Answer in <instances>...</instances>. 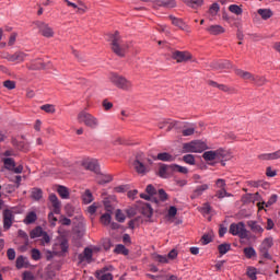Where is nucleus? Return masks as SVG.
Masks as SVG:
<instances>
[{"label":"nucleus","instance_id":"f257e3e1","mask_svg":"<svg viewBox=\"0 0 280 280\" xmlns=\"http://www.w3.org/2000/svg\"><path fill=\"white\" fill-rule=\"evenodd\" d=\"M108 38L113 54L118 56V58H126V54H128V49H130V43L124 42L119 31L108 34Z\"/></svg>","mask_w":280,"mask_h":280},{"label":"nucleus","instance_id":"f03ea898","mask_svg":"<svg viewBox=\"0 0 280 280\" xmlns=\"http://www.w3.org/2000/svg\"><path fill=\"white\" fill-rule=\"evenodd\" d=\"M108 80L114 86H116V89H119V91H126L127 93H130L135 86L132 81L117 72H112Z\"/></svg>","mask_w":280,"mask_h":280},{"label":"nucleus","instance_id":"7ed1b4c3","mask_svg":"<svg viewBox=\"0 0 280 280\" xmlns=\"http://www.w3.org/2000/svg\"><path fill=\"white\" fill-rule=\"evenodd\" d=\"M145 161H148L149 165H152V160L145 159V155L143 153H137L136 159L132 163L133 170H136L137 174L140 176H145L150 172V166L145 164Z\"/></svg>","mask_w":280,"mask_h":280},{"label":"nucleus","instance_id":"20e7f679","mask_svg":"<svg viewBox=\"0 0 280 280\" xmlns=\"http://www.w3.org/2000/svg\"><path fill=\"white\" fill-rule=\"evenodd\" d=\"M205 150H209V147L202 140H194L190 142H186L183 144V154L196 153L200 154L205 152Z\"/></svg>","mask_w":280,"mask_h":280},{"label":"nucleus","instance_id":"39448f33","mask_svg":"<svg viewBox=\"0 0 280 280\" xmlns=\"http://www.w3.org/2000/svg\"><path fill=\"white\" fill-rule=\"evenodd\" d=\"M229 233L240 237V240H250V236H248V230H246V224L242 221L238 223H232L230 225Z\"/></svg>","mask_w":280,"mask_h":280},{"label":"nucleus","instance_id":"423d86ee","mask_svg":"<svg viewBox=\"0 0 280 280\" xmlns=\"http://www.w3.org/2000/svg\"><path fill=\"white\" fill-rule=\"evenodd\" d=\"M78 121L79 124H84L88 128H92V130H95L100 126V120L84 110L78 114Z\"/></svg>","mask_w":280,"mask_h":280},{"label":"nucleus","instance_id":"0eeeda50","mask_svg":"<svg viewBox=\"0 0 280 280\" xmlns=\"http://www.w3.org/2000/svg\"><path fill=\"white\" fill-rule=\"evenodd\" d=\"M34 25L38 30V34H40V36L44 38H54V36H56V32L54 31V27L49 25V23L36 21L34 22Z\"/></svg>","mask_w":280,"mask_h":280},{"label":"nucleus","instance_id":"6e6552de","mask_svg":"<svg viewBox=\"0 0 280 280\" xmlns=\"http://www.w3.org/2000/svg\"><path fill=\"white\" fill-rule=\"evenodd\" d=\"M171 58L172 60H175L177 65H180L189 62V60H191L194 56L187 50H172Z\"/></svg>","mask_w":280,"mask_h":280},{"label":"nucleus","instance_id":"1a4fd4ad","mask_svg":"<svg viewBox=\"0 0 280 280\" xmlns=\"http://www.w3.org/2000/svg\"><path fill=\"white\" fill-rule=\"evenodd\" d=\"M4 170H8L9 172H14V174H23V165L20 164L16 166V162L12 158H4L2 160Z\"/></svg>","mask_w":280,"mask_h":280},{"label":"nucleus","instance_id":"9d476101","mask_svg":"<svg viewBox=\"0 0 280 280\" xmlns=\"http://www.w3.org/2000/svg\"><path fill=\"white\" fill-rule=\"evenodd\" d=\"M54 255H59V257H63L69 253V241L67 238H61L59 244H55L52 247Z\"/></svg>","mask_w":280,"mask_h":280},{"label":"nucleus","instance_id":"9b49d317","mask_svg":"<svg viewBox=\"0 0 280 280\" xmlns=\"http://www.w3.org/2000/svg\"><path fill=\"white\" fill-rule=\"evenodd\" d=\"M209 86H213L214 89H219V91H223V93H228V95H237V89L233 86H229L226 84H219L213 80L208 81Z\"/></svg>","mask_w":280,"mask_h":280},{"label":"nucleus","instance_id":"f8f14e48","mask_svg":"<svg viewBox=\"0 0 280 280\" xmlns=\"http://www.w3.org/2000/svg\"><path fill=\"white\" fill-rule=\"evenodd\" d=\"M2 217L4 231H10V229H12V224H14V213L12 210L5 209L2 212Z\"/></svg>","mask_w":280,"mask_h":280},{"label":"nucleus","instance_id":"ddd939ff","mask_svg":"<svg viewBox=\"0 0 280 280\" xmlns=\"http://www.w3.org/2000/svg\"><path fill=\"white\" fill-rule=\"evenodd\" d=\"M113 270H114L113 266L103 267L101 270H97L95 272V277L98 280H113V273H110V271Z\"/></svg>","mask_w":280,"mask_h":280},{"label":"nucleus","instance_id":"4468645a","mask_svg":"<svg viewBox=\"0 0 280 280\" xmlns=\"http://www.w3.org/2000/svg\"><path fill=\"white\" fill-rule=\"evenodd\" d=\"M231 159H233V155L231 154V152L223 149L221 151V155H219V159H217L215 162L209 163V165L213 167L215 166L217 163H220L222 167H226V161H231Z\"/></svg>","mask_w":280,"mask_h":280},{"label":"nucleus","instance_id":"2eb2a0df","mask_svg":"<svg viewBox=\"0 0 280 280\" xmlns=\"http://www.w3.org/2000/svg\"><path fill=\"white\" fill-rule=\"evenodd\" d=\"M222 150H224V149H222V148H220V149H217V150H211V151H206V152H203V154H202V159L205 160V161H207V162H209V161H218V159L220 158V156H222Z\"/></svg>","mask_w":280,"mask_h":280},{"label":"nucleus","instance_id":"dca6fc26","mask_svg":"<svg viewBox=\"0 0 280 280\" xmlns=\"http://www.w3.org/2000/svg\"><path fill=\"white\" fill-rule=\"evenodd\" d=\"M49 202L52 205V211L56 213V215H60V209L62 207V203L58 199V196L56 194H50L48 197Z\"/></svg>","mask_w":280,"mask_h":280},{"label":"nucleus","instance_id":"f3484780","mask_svg":"<svg viewBox=\"0 0 280 280\" xmlns=\"http://www.w3.org/2000/svg\"><path fill=\"white\" fill-rule=\"evenodd\" d=\"M172 172H174L173 164H162L160 165L158 175L160 176V178H170V176H172Z\"/></svg>","mask_w":280,"mask_h":280},{"label":"nucleus","instance_id":"a211bd4d","mask_svg":"<svg viewBox=\"0 0 280 280\" xmlns=\"http://www.w3.org/2000/svg\"><path fill=\"white\" fill-rule=\"evenodd\" d=\"M235 75H237V78H241V80H245L247 82H253L255 74H253V72L243 70V69H235L234 70Z\"/></svg>","mask_w":280,"mask_h":280},{"label":"nucleus","instance_id":"6ab92c4d","mask_svg":"<svg viewBox=\"0 0 280 280\" xmlns=\"http://www.w3.org/2000/svg\"><path fill=\"white\" fill-rule=\"evenodd\" d=\"M79 264H82L83 261H88V264H91L93 259V249L86 247L84 248L82 254H79L78 256Z\"/></svg>","mask_w":280,"mask_h":280},{"label":"nucleus","instance_id":"aec40b11","mask_svg":"<svg viewBox=\"0 0 280 280\" xmlns=\"http://www.w3.org/2000/svg\"><path fill=\"white\" fill-rule=\"evenodd\" d=\"M139 211L140 213H142V215H144V218H152V215L154 214V209H152V206L147 202H142L139 206Z\"/></svg>","mask_w":280,"mask_h":280},{"label":"nucleus","instance_id":"412c9836","mask_svg":"<svg viewBox=\"0 0 280 280\" xmlns=\"http://www.w3.org/2000/svg\"><path fill=\"white\" fill-rule=\"evenodd\" d=\"M27 69L30 71H40L43 69H47V63L46 62H43V60L40 59H37V60H34L28 67Z\"/></svg>","mask_w":280,"mask_h":280},{"label":"nucleus","instance_id":"4be33fe9","mask_svg":"<svg viewBox=\"0 0 280 280\" xmlns=\"http://www.w3.org/2000/svg\"><path fill=\"white\" fill-rule=\"evenodd\" d=\"M208 189H209L208 184L197 186L196 189L190 195L191 200H196V198H200V196H202V194H205V191H207Z\"/></svg>","mask_w":280,"mask_h":280},{"label":"nucleus","instance_id":"5701e85b","mask_svg":"<svg viewBox=\"0 0 280 280\" xmlns=\"http://www.w3.org/2000/svg\"><path fill=\"white\" fill-rule=\"evenodd\" d=\"M258 159L260 161H277V159H280V149L273 153H264L258 155Z\"/></svg>","mask_w":280,"mask_h":280},{"label":"nucleus","instance_id":"b1692460","mask_svg":"<svg viewBox=\"0 0 280 280\" xmlns=\"http://www.w3.org/2000/svg\"><path fill=\"white\" fill-rule=\"evenodd\" d=\"M247 226L250 229L252 233H256L258 235H261V233H264V229L261 228V225H259L257 221H247Z\"/></svg>","mask_w":280,"mask_h":280},{"label":"nucleus","instance_id":"393cba45","mask_svg":"<svg viewBox=\"0 0 280 280\" xmlns=\"http://www.w3.org/2000/svg\"><path fill=\"white\" fill-rule=\"evenodd\" d=\"M252 84H254V86H266V84H268V79L266 75L254 74Z\"/></svg>","mask_w":280,"mask_h":280},{"label":"nucleus","instance_id":"a878e982","mask_svg":"<svg viewBox=\"0 0 280 280\" xmlns=\"http://www.w3.org/2000/svg\"><path fill=\"white\" fill-rule=\"evenodd\" d=\"M207 32L212 36H220V34H224L226 30L222 25H211L207 28Z\"/></svg>","mask_w":280,"mask_h":280},{"label":"nucleus","instance_id":"bb28decb","mask_svg":"<svg viewBox=\"0 0 280 280\" xmlns=\"http://www.w3.org/2000/svg\"><path fill=\"white\" fill-rule=\"evenodd\" d=\"M231 67V61H212L210 63V69H214L215 71H220V69H229Z\"/></svg>","mask_w":280,"mask_h":280},{"label":"nucleus","instance_id":"cd10ccee","mask_svg":"<svg viewBox=\"0 0 280 280\" xmlns=\"http://www.w3.org/2000/svg\"><path fill=\"white\" fill-rule=\"evenodd\" d=\"M31 199L35 202H40L43 199V190L38 187H34L31 189Z\"/></svg>","mask_w":280,"mask_h":280},{"label":"nucleus","instance_id":"c85d7f7f","mask_svg":"<svg viewBox=\"0 0 280 280\" xmlns=\"http://www.w3.org/2000/svg\"><path fill=\"white\" fill-rule=\"evenodd\" d=\"M83 167H85V170H90V172L100 174V164L96 161L85 162L83 163Z\"/></svg>","mask_w":280,"mask_h":280},{"label":"nucleus","instance_id":"c756f323","mask_svg":"<svg viewBox=\"0 0 280 280\" xmlns=\"http://www.w3.org/2000/svg\"><path fill=\"white\" fill-rule=\"evenodd\" d=\"M27 58V54L19 50V51H15L13 55H12V59H11V62H25V59Z\"/></svg>","mask_w":280,"mask_h":280},{"label":"nucleus","instance_id":"7c9ffc66","mask_svg":"<svg viewBox=\"0 0 280 280\" xmlns=\"http://www.w3.org/2000/svg\"><path fill=\"white\" fill-rule=\"evenodd\" d=\"M158 161H164L167 163H172L176 161V156L170 154L168 152H162L156 155Z\"/></svg>","mask_w":280,"mask_h":280},{"label":"nucleus","instance_id":"2f4dec72","mask_svg":"<svg viewBox=\"0 0 280 280\" xmlns=\"http://www.w3.org/2000/svg\"><path fill=\"white\" fill-rule=\"evenodd\" d=\"M57 192L60 196V198H62V200H69L70 192H69V188H67V186L59 185L57 187Z\"/></svg>","mask_w":280,"mask_h":280},{"label":"nucleus","instance_id":"473e14b6","mask_svg":"<svg viewBox=\"0 0 280 280\" xmlns=\"http://www.w3.org/2000/svg\"><path fill=\"white\" fill-rule=\"evenodd\" d=\"M96 180L98 183V185H106L108 183H113V175H104V174H101L96 177Z\"/></svg>","mask_w":280,"mask_h":280},{"label":"nucleus","instance_id":"72a5a7b5","mask_svg":"<svg viewBox=\"0 0 280 280\" xmlns=\"http://www.w3.org/2000/svg\"><path fill=\"white\" fill-rule=\"evenodd\" d=\"M168 19L172 21V23L175 25V27H179V30L187 28V24H185V22H183L180 19H178L174 15H170Z\"/></svg>","mask_w":280,"mask_h":280},{"label":"nucleus","instance_id":"f704fd0d","mask_svg":"<svg viewBox=\"0 0 280 280\" xmlns=\"http://www.w3.org/2000/svg\"><path fill=\"white\" fill-rule=\"evenodd\" d=\"M114 253L116 255H125V256L130 255V250L128 248H126V246L124 244L116 245Z\"/></svg>","mask_w":280,"mask_h":280},{"label":"nucleus","instance_id":"c9c22d12","mask_svg":"<svg viewBox=\"0 0 280 280\" xmlns=\"http://www.w3.org/2000/svg\"><path fill=\"white\" fill-rule=\"evenodd\" d=\"M36 220H38V215L34 211H31L26 214L23 222H24V224H34V222H36Z\"/></svg>","mask_w":280,"mask_h":280},{"label":"nucleus","instance_id":"e433bc0d","mask_svg":"<svg viewBox=\"0 0 280 280\" xmlns=\"http://www.w3.org/2000/svg\"><path fill=\"white\" fill-rule=\"evenodd\" d=\"M83 205H91L93 202V192H91L90 189H86L84 194L82 195Z\"/></svg>","mask_w":280,"mask_h":280},{"label":"nucleus","instance_id":"4c0bfd02","mask_svg":"<svg viewBox=\"0 0 280 280\" xmlns=\"http://www.w3.org/2000/svg\"><path fill=\"white\" fill-rule=\"evenodd\" d=\"M271 246H275V241L272 240V236L266 237L259 248H266L267 250H270Z\"/></svg>","mask_w":280,"mask_h":280},{"label":"nucleus","instance_id":"58836bf2","mask_svg":"<svg viewBox=\"0 0 280 280\" xmlns=\"http://www.w3.org/2000/svg\"><path fill=\"white\" fill-rule=\"evenodd\" d=\"M184 3H186V5H188V8H200V5H202V3H205V0H182Z\"/></svg>","mask_w":280,"mask_h":280},{"label":"nucleus","instance_id":"ea45409f","mask_svg":"<svg viewBox=\"0 0 280 280\" xmlns=\"http://www.w3.org/2000/svg\"><path fill=\"white\" fill-rule=\"evenodd\" d=\"M229 12H231L232 14H236V16H242V14L244 13V10L242 9V7L237 5V4H231L228 8Z\"/></svg>","mask_w":280,"mask_h":280},{"label":"nucleus","instance_id":"a19ab883","mask_svg":"<svg viewBox=\"0 0 280 280\" xmlns=\"http://www.w3.org/2000/svg\"><path fill=\"white\" fill-rule=\"evenodd\" d=\"M243 253L246 259H253V257H257V252L255 250V247H245L243 249Z\"/></svg>","mask_w":280,"mask_h":280},{"label":"nucleus","instance_id":"79ce46f5","mask_svg":"<svg viewBox=\"0 0 280 280\" xmlns=\"http://www.w3.org/2000/svg\"><path fill=\"white\" fill-rule=\"evenodd\" d=\"M45 231H43L42 226H36L30 232L31 240H36V237H40Z\"/></svg>","mask_w":280,"mask_h":280},{"label":"nucleus","instance_id":"37998d69","mask_svg":"<svg viewBox=\"0 0 280 280\" xmlns=\"http://www.w3.org/2000/svg\"><path fill=\"white\" fill-rule=\"evenodd\" d=\"M258 253L260 255V259L272 260V255H270V249H266L265 247H259Z\"/></svg>","mask_w":280,"mask_h":280},{"label":"nucleus","instance_id":"c03bdc74","mask_svg":"<svg viewBox=\"0 0 280 280\" xmlns=\"http://www.w3.org/2000/svg\"><path fill=\"white\" fill-rule=\"evenodd\" d=\"M232 196V194L226 191V188H221L215 192V198H219V200H222V198H231Z\"/></svg>","mask_w":280,"mask_h":280},{"label":"nucleus","instance_id":"a18cd8bd","mask_svg":"<svg viewBox=\"0 0 280 280\" xmlns=\"http://www.w3.org/2000/svg\"><path fill=\"white\" fill-rule=\"evenodd\" d=\"M158 5L163 8H176V0H158Z\"/></svg>","mask_w":280,"mask_h":280},{"label":"nucleus","instance_id":"49530a36","mask_svg":"<svg viewBox=\"0 0 280 280\" xmlns=\"http://www.w3.org/2000/svg\"><path fill=\"white\" fill-rule=\"evenodd\" d=\"M40 110H44V113H47L48 115H54V113H56V105L54 104L42 105Z\"/></svg>","mask_w":280,"mask_h":280},{"label":"nucleus","instance_id":"de8ad7c7","mask_svg":"<svg viewBox=\"0 0 280 280\" xmlns=\"http://www.w3.org/2000/svg\"><path fill=\"white\" fill-rule=\"evenodd\" d=\"M258 14L264 19V21H268L272 16V11L270 9H259Z\"/></svg>","mask_w":280,"mask_h":280},{"label":"nucleus","instance_id":"09e8293b","mask_svg":"<svg viewBox=\"0 0 280 280\" xmlns=\"http://www.w3.org/2000/svg\"><path fill=\"white\" fill-rule=\"evenodd\" d=\"M218 12H220V4L218 2H213L209 8L208 13L211 16H218Z\"/></svg>","mask_w":280,"mask_h":280},{"label":"nucleus","instance_id":"8fccbe9b","mask_svg":"<svg viewBox=\"0 0 280 280\" xmlns=\"http://www.w3.org/2000/svg\"><path fill=\"white\" fill-rule=\"evenodd\" d=\"M182 161L184 163H187V165H196V156L194 154H186L182 158Z\"/></svg>","mask_w":280,"mask_h":280},{"label":"nucleus","instance_id":"3c124183","mask_svg":"<svg viewBox=\"0 0 280 280\" xmlns=\"http://www.w3.org/2000/svg\"><path fill=\"white\" fill-rule=\"evenodd\" d=\"M246 275L250 280H257V268L255 267H247Z\"/></svg>","mask_w":280,"mask_h":280},{"label":"nucleus","instance_id":"603ef678","mask_svg":"<svg viewBox=\"0 0 280 280\" xmlns=\"http://www.w3.org/2000/svg\"><path fill=\"white\" fill-rule=\"evenodd\" d=\"M218 250H219L220 255H226V253H229V250H231V244H229V243L220 244L218 246Z\"/></svg>","mask_w":280,"mask_h":280},{"label":"nucleus","instance_id":"864d4df0","mask_svg":"<svg viewBox=\"0 0 280 280\" xmlns=\"http://www.w3.org/2000/svg\"><path fill=\"white\" fill-rule=\"evenodd\" d=\"M173 165V172H178L179 174H189V168L185 166H180L178 164H172Z\"/></svg>","mask_w":280,"mask_h":280},{"label":"nucleus","instance_id":"5fc2aeb1","mask_svg":"<svg viewBox=\"0 0 280 280\" xmlns=\"http://www.w3.org/2000/svg\"><path fill=\"white\" fill-rule=\"evenodd\" d=\"M110 215H113V214L109 212L102 214V217H101L102 224H104L105 226H108V224H110V220H113V218Z\"/></svg>","mask_w":280,"mask_h":280},{"label":"nucleus","instance_id":"6e6d98bb","mask_svg":"<svg viewBox=\"0 0 280 280\" xmlns=\"http://www.w3.org/2000/svg\"><path fill=\"white\" fill-rule=\"evenodd\" d=\"M3 86L5 89H8L9 91H14V89H16V82H14L12 80H7L3 82Z\"/></svg>","mask_w":280,"mask_h":280},{"label":"nucleus","instance_id":"4d7b16f0","mask_svg":"<svg viewBox=\"0 0 280 280\" xmlns=\"http://www.w3.org/2000/svg\"><path fill=\"white\" fill-rule=\"evenodd\" d=\"M211 242H213V238L211 237V234H203L201 236L202 246H207V244H211Z\"/></svg>","mask_w":280,"mask_h":280},{"label":"nucleus","instance_id":"13d9d810","mask_svg":"<svg viewBox=\"0 0 280 280\" xmlns=\"http://www.w3.org/2000/svg\"><path fill=\"white\" fill-rule=\"evenodd\" d=\"M78 14H84L86 12V10H89V8L86 7V4H84V2H82L81 0H78Z\"/></svg>","mask_w":280,"mask_h":280},{"label":"nucleus","instance_id":"bf43d9fd","mask_svg":"<svg viewBox=\"0 0 280 280\" xmlns=\"http://www.w3.org/2000/svg\"><path fill=\"white\" fill-rule=\"evenodd\" d=\"M72 54L74 58H77L78 62H86V58L82 54H80V51L73 49Z\"/></svg>","mask_w":280,"mask_h":280},{"label":"nucleus","instance_id":"052dcab7","mask_svg":"<svg viewBox=\"0 0 280 280\" xmlns=\"http://www.w3.org/2000/svg\"><path fill=\"white\" fill-rule=\"evenodd\" d=\"M25 266V258L23 256H19L15 261V267L18 270H21V268H24Z\"/></svg>","mask_w":280,"mask_h":280},{"label":"nucleus","instance_id":"680f3d73","mask_svg":"<svg viewBox=\"0 0 280 280\" xmlns=\"http://www.w3.org/2000/svg\"><path fill=\"white\" fill-rule=\"evenodd\" d=\"M215 187L218 189H226V180L222 179V178L217 179L215 180Z\"/></svg>","mask_w":280,"mask_h":280},{"label":"nucleus","instance_id":"e2e57ef3","mask_svg":"<svg viewBox=\"0 0 280 280\" xmlns=\"http://www.w3.org/2000/svg\"><path fill=\"white\" fill-rule=\"evenodd\" d=\"M116 221L120 223L126 222V214H124L119 209L116 210Z\"/></svg>","mask_w":280,"mask_h":280},{"label":"nucleus","instance_id":"0e129e2a","mask_svg":"<svg viewBox=\"0 0 280 280\" xmlns=\"http://www.w3.org/2000/svg\"><path fill=\"white\" fill-rule=\"evenodd\" d=\"M158 194H159V199L162 202H165V200H167L168 196H167V192H165V189L163 188L159 189Z\"/></svg>","mask_w":280,"mask_h":280},{"label":"nucleus","instance_id":"69168bd1","mask_svg":"<svg viewBox=\"0 0 280 280\" xmlns=\"http://www.w3.org/2000/svg\"><path fill=\"white\" fill-rule=\"evenodd\" d=\"M40 237H42L43 246H45V244H49V242H51V237H49V234H47V232H45V231L43 232Z\"/></svg>","mask_w":280,"mask_h":280},{"label":"nucleus","instance_id":"338daca9","mask_svg":"<svg viewBox=\"0 0 280 280\" xmlns=\"http://www.w3.org/2000/svg\"><path fill=\"white\" fill-rule=\"evenodd\" d=\"M32 253V259H34V261H39L40 259V250L36 249V248H33L31 250Z\"/></svg>","mask_w":280,"mask_h":280},{"label":"nucleus","instance_id":"774afa93","mask_svg":"<svg viewBox=\"0 0 280 280\" xmlns=\"http://www.w3.org/2000/svg\"><path fill=\"white\" fill-rule=\"evenodd\" d=\"M145 191L149 196H156V188H154V186H152V184H149L145 188Z\"/></svg>","mask_w":280,"mask_h":280}]
</instances>
